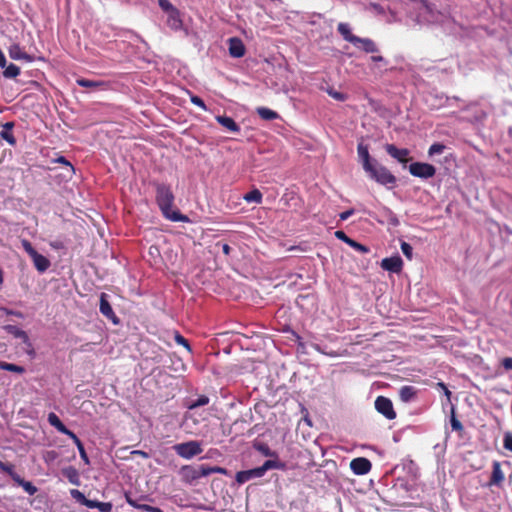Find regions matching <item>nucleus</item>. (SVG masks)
<instances>
[{
    "label": "nucleus",
    "mask_w": 512,
    "mask_h": 512,
    "mask_svg": "<svg viewBox=\"0 0 512 512\" xmlns=\"http://www.w3.org/2000/svg\"><path fill=\"white\" fill-rule=\"evenodd\" d=\"M156 203L159 206L163 216L173 222H189L188 216L182 214L179 210H173L174 194L170 185L165 183H155Z\"/></svg>",
    "instance_id": "obj_1"
},
{
    "label": "nucleus",
    "mask_w": 512,
    "mask_h": 512,
    "mask_svg": "<svg viewBox=\"0 0 512 512\" xmlns=\"http://www.w3.org/2000/svg\"><path fill=\"white\" fill-rule=\"evenodd\" d=\"M213 473L225 475L227 474V470L223 467L209 466L206 464H201L197 466L183 465L179 470L181 481L189 485H193L200 478L209 476Z\"/></svg>",
    "instance_id": "obj_2"
},
{
    "label": "nucleus",
    "mask_w": 512,
    "mask_h": 512,
    "mask_svg": "<svg viewBox=\"0 0 512 512\" xmlns=\"http://www.w3.org/2000/svg\"><path fill=\"white\" fill-rule=\"evenodd\" d=\"M369 176L381 185H394L396 177L385 167L375 162L370 170H366Z\"/></svg>",
    "instance_id": "obj_3"
},
{
    "label": "nucleus",
    "mask_w": 512,
    "mask_h": 512,
    "mask_svg": "<svg viewBox=\"0 0 512 512\" xmlns=\"http://www.w3.org/2000/svg\"><path fill=\"white\" fill-rule=\"evenodd\" d=\"M173 450L178 456L184 459H191L201 454L203 451L201 444L195 440L175 444Z\"/></svg>",
    "instance_id": "obj_4"
},
{
    "label": "nucleus",
    "mask_w": 512,
    "mask_h": 512,
    "mask_svg": "<svg viewBox=\"0 0 512 512\" xmlns=\"http://www.w3.org/2000/svg\"><path fill=\"white\" fill-rule=\"evenodd\" d=\"M409 172L414 177L429 179L435 176L436 168L429 163L413 162L409 165Z\"/></svg>",
    "instance_id": "obj_5"
},
{
    "label": "nucleus",
    "mask_w": 512,
    "mask_h": 512,
    "mask_svg": "<svg viewBox=\"0 0 512 512\" xmlns=\"http://www.w3.org/2000/svg\"><path fill=\"white\" fill-rule=\"evenodd\" d=\"M375 409L388 420L396 418V412L392 401L384 396H378L375 400Z\"/></svg>",
    "instance_id": "obj_6"
},
{
    "label": "nucleus",
    "mask_w": 512,
    "mask_h": 512,
    "mask_svg": "<svg viewBox=\"0 0 512 512\" xmlns=\"http://www.w3.org/2000/svg\"><path fill=\"white\" fill-rule=\"evenodd\" d=\"M372 464L369 459L358 457L350 462V469L356 475H365L370 472Z\"/></svg>",
    "instance_id": "obj_7"
},
{
    "label": "nucleus",
    "mask_w": 512,
    "mask_h": 512,
    "mask_svg": "<svg viewBox=\"0 0 512 512\" xmlns=\"http://www.w3.org/2000/svg\"><path fill=\"white\" fill-rule=\"evenodd\" d=\"M385 150L392 158L402 164H406L410 160L408 157L410 152L406 148L399 149L394 144H386Z\"/></svg>",
    "instance_id": "obj_8"
},
{
    "label": "nucleus",
    "mask_w": 512,
    "mask_h": 512,
    "mask_svg": "<svg viewBox=\"0 0 512 512\" xmlns=\"http://www.w3.org/2000/svg\"><path fill=\"white\" fill-rule=\"evenodd\" d=\"M99 310L102 315H104L107 319L111 320L113 324H118L120 322L119 318L114 313L112 306L110 305L107 294L102 293L100 295V306Z\"/></svg>",
    "instance_id": "obj_9"
},
{
    "label": "nucleus",
    "mask_w": 512,
    "mask_h": 512,
    "mask_svg": "<svg viewBox=\"0 0 512 512\" xmlns=\"http://www.w3.org/2000/svg\"><path fill=\"white\" fill-rule=\"evenodd\" d=\"M381 267L389 272L400 273L403 267V261L399 255L382 259Z\"/></svg>",
    "instance_id": "obj_10"
},
{
    "label": "nucleus",
    "mask_w": 512,
    "mask_h": 512,
    "mask_svg": "<svg viewBox=\"0 0 512 512\" xmlns=\"http://www.w3.org/2000/svg\"><path fill=\"white\" fill-rule=\"evenodd\" d=\"M504 480H505V475L501 469L500 462L494 461L492 464V473H491V477L488 482V485L501 487Z\"/></svg>",
    "instance_id": "obj_11"
},
{
    "label": "nucleus",
    "mask_w": 512,
    "mask_h": 512,
    "mask_svg": "<svg viewBox=\"0 0 512 512\" xmlns=\"http://www.w3.org/2000/svg\"><path fill=\"white\" fill-rule=\"evenodd\" d=\"M357 153H358V157L359 159L361 160L362 162V166H363V169L366 171V170H370L371 169V166L376 162V161H372L371 160V157H370V154H369V149H368V145H365L362 141L358 143L357 145Z\"/></svg>",
    "instance_id": "obj_12"
},
{
    "label": "nucleus",
    "mask_w": 512,
    "mask_h": 512,
    "mask_svg": "<svg viewBox=\"0 0 512 512\" xmlns=\"http://www.w3.org/2000/svg\"><path fill=\"white\" fill-rule=\"evenodd\" d=\"M245 46L241 39L232 37L229 39V54L234 58H241L245 55Z\"/></svg>",
    "instance_id": "obj_13"
},
{
    "label": "nucleus",
    "mask_w": 512,
    "mask_h": 512,
    "mask_svg": "<svg viewBox=\"0 0 512 512\" xmlns=\"http://www.w3.org/2000/svg\"><path fill=\"white\" fill-rule=\"evenodd\" d=\"M335 236L337 239L342 240L343 242H345L346 244H348L350 247L354 248L358 252L367 253L369 251V249L365 245L351 239L342 230L336 231Z\"/></svg>",
    "instance_id": "obj_14"
},
{
    "label": "nucleus",
    "mask_w": 512,
    "mask_h": 512,
    "mask_svg": "<svg viewBox=\"0 0 512 512\" xmlns=\"http://www.w3.org/2000/svg\"><path fill=\"white\" fill-rule=\"evenodd\" d=\"M337 31L347 42L352 43L354 46L358 45V41H360V37L352 34L351 29L347 23H339L337 26Z\"/></svg>",
    "instance_id": "obj_15"
},
{
    "label": "nucleus",
    "mask_w": 512,
    "mask_h": 512,
    "mask_svg": "<svg viewBox=\"0 0 512 512\" xmlns=\"http://www.w3.org/2000/svg\"><path fill=\"white\" fill-rule=\"evenodd\" d=\"M30 258L32 259L35 268L40 273H44L51 265L49 259L37 251L34 252Z\"/></svg>",
    "instance_id": "obj_16"
},
{
    "label": "nucleus",
    "mask_w": 512,
    "mask_h": 512,
    "mask_svg": "<svg viewBox=\"0 0 512 512\" xmlns=\"http://www.w3.org/2000/svg\"><path fill=\"white\" fill-rule=\"evenodd\" d=\"M14 126H15L14 122H12V121L6 122L3 124L2 130L0 132V137L2 139H4L11 146H15L17 143L16 138L12 132Z\"/></svg>",
    "instance_id": "obj_17"
},
{
    "label": "nucleus",
    "mask_w": 512,
    "mask_h": 512,
    "mask_svg": "<svg viewBox=\"0 0 512 512\" xmlns=\"http://www.w3.org/2000/svg\"><path fill=\"white\" fill-rule=\"evenodd\" d=\"M262 476L263 475L261 474L259 468L256 467V468H253V469H250V470H244V471L237 472V474H236V481L239 484H243V483L248 482L249 480H251L253 478H260Z\"/></svg>",
    "instance_id": "obj_18"
},
{
    "label": "nucleus",
    "mask_w": 512,
    "mask_h": 512,
    "mask_svg": "<svg viewBox=\"0 0 512 512\" xmlns=\"http://www.w3.org/2000/svg\"><path fill=\"white\" fill-rule=\"evenodd\" d=\"M125 499H126V502L130 506H132V507H134V508H136L138 510H142V511H146V512H151V510L153 508V506H151V505L141 503L142 500H149V498L147 496L140 497L139 499H135V498L131 497L130 494L126 493L125 494ZM150 501H152V499H150Z\"/></svg>",
    "instance_id": "obj_19"
},
{
    "label": "nucleus",
    "mask_w": 512,
    "mask_h": 512,
    "mask_svg": "<svg viewBox=\"0 0 512 512\" xmlns=\"http://www.w3.org/2000/svg\"><path fill=\"white\" fill-rule=\"evenodd\" d=\"M125 499H126V502L130 506H132V507H134V508H136L138 510H142V511H146V512H151V510L153 508V506H151V505L141 503L142 500H149V498L147 496L140 497L139 499H135V498L131 497L130 494L126 493L125 494ZM150 501H152V499H150Z\"/></svg>",
    "instance_id": "obj_20"
},
{
    "label": "nucleus",
    "mask_w": 512,
    "mask_h": 512,
    "mask_svg": "<svg viewBox=\"0 0 512 512\" xmlns=\"http://www.w3.org/2000/svg\"><path fill=\"white\" fill-rule=\"evenodd\" d=\"M167 25L174 31L182 29L183 21L181 19L180 11L177 8L168 13Z\"/></svg>",
    "instance_id": "obj_21"
},
{
    "label": "nucleus",
    "mask_w": 512,
    "mask_h": 512,
    "mask_svg": "<svg viewBox=\"0 0 512 512\" xmlns=\"http://www.w3.org/2000/svg\"><path fill=\"white\" fill-rule=\"evenodd\" d=\"M5 330L15 338L21 339L23 343L27 344L28 346H31L29 336L24 330L18 328L15 325H7L5 326Z\"/></svg>",
    "instance_id": "obj_22"
},
{
    "label": "nucleus",
    "mask_w": 512,
    "mask_h": 512,
    "mask_svg": "<svg viewBox=\"0 0 512 512\" xmlns=\"http://www.w3.org/2000/svg\"><path fill=\"white\" fill-rule=\"evenodd\" d=\"M217 122L231 132H239L240 126L234 121L233 118L228 116H216Z\"/></svg>",
    "instance_id": "obj_23"
},
{
    "label": "nucleus",
    "mask_w": 512,
    "mask_h": 512,
    "mask_svg": "<svg viewBox=\"0 0 512 512\" xmlns=\"http://www.w3.org/2000/svg\"><path fill=\"white\" fill-rule=\"evenodd\" d=\"M48 423L62 434L68 435L71 432L53 412L48 414Z\"/></svg>",
    "instance_id": "obj_24"
},
{
    "label": "nucleus",
    "mask_w": 512,
    "mask_h": 512,
    "mask_svg": "<svg viewBox=\"0 0 512 512\" xmlns=\"http://www.w3.org/2000/svg\"><path fill=\"white\" fill-rule=\"evenodd\" d=\"M62 474L68 479V481L71 484L76 485V486L80 485L79 473L75 467L69 466V467L62 469Z\"/></svg>",
    "instance_id": "obj_25"
},
{
    "label": "nucleus",
    "mask_w": 512,
    "mask_h": 512,
    "mask_svg": "<svg viewBox=\"0 0 512 512\" xmlns=\"http://www.w3.org/2000/svg\"><path fill=\"white\" fill-rule=\"evenodd\" d=\"M76 83L84 88H101L103 90H106L108 86L107 83L104 81H94L85 78L77 79Z\"/></svg>",
    "instance_id": "obj_26"
},
{
    "label": "nucleus",
    "mask_w": 512,
    "mask_h": 512,
    "mask_svg": "<svg viewBox=\"0 0 512 512\" xmlns=\"http://www.w3.org/2000/svg\"><path fill=\"white\" fill-rule=\"evenodd\" d=\"M86 507L90 509H98L100 512H112L113 505L111 502H100L88 499Z\"/></svg>",
    "instance_id": "obj_27"
},
{
    "label": "nucleus",
    "mask_w": 512,
    "mask_h": 512,
    "mask_svg": "<svg viewBox=\"0 0 512 512\" xmlns=\"http://www.w3.org/2000/svg\"><path fill=\"white\" fill-rule=\"evenodd\" d=\"M417 389L414 386H403L399 391L400 399L403 402H409L416 397Z\"/></svg>",
    "instance_id": "obj_28"
},
{
    "label": "nucleus",
    "mask_w": 512,
    "mask_h": 512,
    "mask_svg": "<svg viewBox=\"0 0 512 512\" xmlns=\"http://www.w3.org/2000/svg\"><path fill=\"white\" fill-rule=\"evenodd\" d=\"M67 436L70 437L73 440V442L75 443L76 449H78L81 459L86 464H89V458L87 456V453L85 451L82 441L78 438V436L73 431H71Z\"/></svg>",
    "instance_id": "obj_29"
},
{
    "label": "nucleus",
    "mask_w": 512,
    "mask_h": 512,
    "mask_svg": "<svg viewBox=\"0 0 512 512\" xmlns=\"http://www.w3.org/2000/svg\"><path fill=\"white\" fill-rule=\"evenodd\" d=\"M256 113L265 121H272L279 118V114L276 111L267 107L256 108Z\"/></svg>",
    "instance_id": "obj_30"
},
{
    "label": "nucleus",
    "mask_w": 512,
    "mask_h": 512,
    "mask_svg": "<svg viewBox=\"0 0 512 512\" xmlns=\"http://www.w3.org/2000/svg\"><path fill=\"white\" fill-rule=\"evenodd\" d=\"M358 47L362 48L367 53H375L378 52L377 45L375 42L369 38H360L358 41Z\"/></svg>",
    "instance_id": "obj_31"
},
{
    "label": "nucleus",
    "mask_w": 512,
    "mask_h": 512,
    "mask_svg": "<svg viewBox=\"0 0 512 512\" xmlns=\"http://www.w3.org/2000/svg\"><path fill=\"white\" fill-rule=\"evenodd\" d=\"M14 481L20 485L29 495H34L37 492V487L32 482L26 481L20 476L14 478Z\"/></svg>",
    "instance_id": "obj_32"
},
{
    "label": "nucleus",
    "mask_w": 512,
    "mask_h": 512,
    "mask_svg": "<svg viewBox=\"0 0 512 512\" xmlns=\"http://www.w3.org/2000/svg\"><path fill=\"white\" fill-rule=\"evenodd\" d=\"M0 369L6 370L9 372L18 373V374L25 373V368L23 366H19V365L4 362V361H0Z\"/></svg>",
    "instance_id": "obj_33"
},
{
    "label": "nucleus",
    "mask_w": 512,
    "mask_h": 512,
    "mask_svg": "<svg viewBox=\"0 0 512 512\" xmlns=\"http://www.w3.org/2000/svg\"><path fill=\"white\" fill-rule=\"evenodd\" d=\"M262 193L258 189H253L244 195V200L247 202H254L260 204L262 202Z\"/></svg>",
    "instance_id": "obj_34"
},
{
    "label": "nucleus",
    "mask_w": 512,
    "mask_h": 512,
    "mask_svg": "<svg viewBox=\"0 0 512 512\" xmlns=\"http://www.w3.org/2000/svg\"><path fill=\"white\" fill-rule=\"evenodd\" d=\"M283 465L280 464L279 462L277 461H274V460H266L262 466H259V470L261 472L262 475H264L268 470L270 469H279V468H282Z\"/></svg>",
    "instance_id": "obj_35"
},
{
    "label": "nucleus",
    "mask_w": 512,
    "mask_h": 512,
    "mask_svg": "<svg viewBox=\"0 0 512 512\" xmlns=\"http://www.w3.org/2000/svg\"><path fill=\"white\" fill-rule=\"evenodd\" d=\"M19 74H20V68H19L17 65L13 64V63L9 64V65L5 68V70H4V72H3V75H4V77H6V78H15V77H17Z\"/></svg>",
    "instance_id": "obj_36"
},
{
    "label": "nucleus",
    "mask_w": 512,
    "mask_h": 512,
    "mask_svg": "<svg viewBox=\"0 0 512 512\" xmlns=\"http://www.w3.org/2000/svg\"><path fill=\"white\" fill-rule=\"evenodd\" d=\"M10 57L12 59H16V60H18V59H29L27 54L25 52H22L18 45H15V46H13L10 49Z\"/></svg>",
    "instance_id": "obj_37"
},
{
    "label": "nucleus",
    "mask_w": 512,
    "mask_h": 512,
    "mask_svg": "<svg viewBox=\"0 0 512 512\" xmlns=\"http://www.w3.org/2000/svg\"><path fill=\"white\" fill-rule=\"evenodd\" d=\"M446 146L442 143H434L428 149V155L434 156L437 154H442L445 150Z\"/></svg>",
    "instance_id": "obj_38"
},
{
    "label": "nucleus",
    "mask_w": 512,
    "mask_h": 512,
    "mask_svg": "<svg viewBox=\"0 0 512 512\" xmlns=\"http://www.w3.org/2000/svg\"><path fill=\"white\" fill-rule=\"evenodd\" d=\"M70 494L73 499H75L80 504L86 506L88 499L85 497V495L81 491H79L77 489H72V490H70Z\"/></svg>",
    "instance_id": "obj_39"
},
{
    "label": "nucleus",
    "mask_w": 512,
    "mask_h": 512,
    "mask_svg": "<svg viewBox=\"0 0 512 512\" xmlns=\"http://www.w3.org/2000/svg\"><path fill=\"white\" fill-rule=\"evenodd\" d=\"M209 403V397L206 395L199 396L195 401L190 403L189 409H195L200 406H205Z\"/></svg>",
    "instance_id": "obj_40"
},
{
    "label": "nucleus",
    "mask_w": 512,
    "mask_h": 512,
    "mask_svg": "<svg viewBox=\"0 0 512 512\" xmlns=\"http://www.w3.org/2000/svg\"><path fill=\"white\" fill-rule=\"evenodd\" d=\"M0 469L3 472L9 474L12 477L13 480H14L15 477L17 478V476H19L18 474H16L14 472V466L12 464H10V463H5V462L0 461Z\"/></svg>",
    "instance_id": "obj_41"
},
{
    "label": "nucleus",
    "mask_w": 512,
    "mask_h": 512,
    "mask_svg": "<svg viewBox=\"0 0 512 512\" xmlns=\"http://www.w3.org/2000/svg\"><path fill=\"white\" fill-rule=\"evenodd\" d=\"M174 340L178 345H182L185 347L188 351H191V346L188 342V340L182 336L179 332H175Z\"/></svg>",
    "instance_id": "obj_42"
},
{
    "label": "nucleus",
    "mask_w": 512,
    "mask_h": 512,
    "mask_svg": "<svg viewBox=\"0 0 512 512\" xmlns=\"http://www.w3.org/2000/svg\"><path fill=\"white\" fill-rule=\"evenodd\" d=\"M54 162L65 165L68 168L70 176L75 173L74 166L64 156H59Z\"/></svg>",
    "instance_id": "obj_43"
},
{
    "label": "nucleus",
    "mask_w": 512,
    "mask_h": 512,
    "mask_svg": "<svg viewBox=\"0 0 512 512\" xmlns=\"http://www.w3.org/2000/svg\"><path fill=\"white\" fill-rule=\"evenodd\" d=\"M450 423H451V427L454 431L460 432L463 430L462 423L455 416L454 408H452V415H451Z\"/></svg>",
    "instance_id": "obj_44"
},
{
    "label": "nucleus",
    "mask_w": 512,
    "mask_h": 512,
    "mask_svg": "<svg viewBox=\"0 0 512 512\" xmlns=\"http://www.w3.org/2000/svg\"><path fill=\"white\" fill-rule=\"evenodd\" d=\"M160 8L167 14L176 9V7L169 0H158Z\"/></svg>",
    "instance_id": "obj_45"
},
{
    "label": "nucleus",
    "mask_w": 512,
    "mask_h": 512,
    "mask_svg": "<svg viewBox=\"0 0 512 512\" xmlns=\"http://www.w3.org/2000/svg\"><path fill=\"white\" fill-rule=\"evenodd\" d=\"M401 251L409 260L412 259L413 248L409 243H407L405 241L401 242Z\"/></svg>",
    "instance_id": "obj_46"
},
{
    "label": "nucleus",
    "mask_w": 512,
    "mask_h": 512,
    "mask_svg": "<svg viewBox=\"0 0 512 512\" xmlns=\"http://www.w3.org/2000/svg\"><path fill=\"white\" fill-rule=\"evenodd\" d=\"M190 100L191 102L200 107L202 110L206 111L207 110V106L206 104L204 103V101L199 97V96H196V95H191L190 96Z\"/></svg>",
    "instance_id": "obj_47"
},
{
    "label": "nucleus",
    "mask_w": 512,
    "mask_h": 512,
    "mask_svg": "<svg viewBox=\"0 0 512 512\" xmlns=\"http://www.w3.org/2000/svg\"><path fill=\"white\" fill-rule=\"evenodd\" d=\"M503 446L506 450L512 452V433H506L503 439Z\"/></svg>",
    "instance_id": "obj_48"
},
{
    "label": "nucleus",
    "mask_w": 512,
    "mask_h": 512,
    "mask_svg": "<svg viewBox=\"0 0 512 512\" xmlns=\"http://www.w3.org/2000/svg\"><path fill=\"white\" fill-rule=\"evenodd\" d=\"M0 311H2L6 315H13V316H16L18 318H23L24 317V314L21 311L11 310V309H8L6 307H1Z\"/></svg>",
    "instance_id": "obj_49"
},
{
    "label": "nucleus",
    "mask_w": 512,
    "mask_h": 512,
    "mask_svg": "<svg viewBox=\"0 0 512 512\" xmlns=\"http://www.w3.org/2000/svg\"><path fill=\"white\" fill-rule=\"evenodd\" d=\"M22 246L29 256H31L34 252H36V250L34 249L32 244L28 240H23Z\"/></svg>",
    "instance_id": "obj_50"
},
{
    "label": "nucleus",
    "mask_w": 512,
    "mask_h": 512,
    "mask_svg": "<svg viewBox=\"0 0 512 512\" xmlns=\"http://www.w3.org/2000/svg\"><path fill=\"white\" fill-rule=\"evenodd\" d=\"M502 366L505 370L510 371L512 370V357H505L501 361Z\"/></svg>",
    "instance_id": "obj_51"
},
{
    "label": "nucleus",
    "mask_w": 512,
    "mask_h": 512,
    "mask_svg": "<svg viewBox=\"0 0 512 512\" xmlns=\"http://www.w3.org/2000/svg\"><path fill=\"white\" fill-rule=\"evenodd\" d=\"M329 94L336 100H339V101H344L345 100V96L344 94H342L341 92H336V91H330Z\"/></svg>",
    "instance_id": "obj_52"
},
{
    "label": "nucleus",
    "mask_w": 512,
    "mask_h": 512,
    "mask_svg": "<svg viewBox=\"0 0 512 512\" xmlns=\"http://www.w3.org/2000/svg\"><path fill=\"white\" fill-rule=\"evenodd\" d=\"M437 386L441 388V390L444 391V394L447 396V398L450 399L451 391L447 388V386L443 382H439Z\"/></svg>",
    "instance_id": "obj_53"
},
{
    "label": "nucleus",
    "mask_w": 512,
    "mask_h": 512,
    "mask_svg": "<svg viewBox=\"0 0 512 512\" xmlns=\"http://www.w3.org/2000/svg\"><path fill=\"white\" fill-rule=\"evenodd\" d=\"M354 210L350 209L347 211L342 212L339 216L341 220H347L351 215H353Z\"/></svg>",
    "instance_id": "obj_54"
},
{
    "label": "nucleus",
    "mask_w": 512,
    "mask_h": 512,
    "mask_svg": "<svg viewBox=\"0 0 512 512\" xmlns=\"http://www.w3.org/2000/svg\"><path fill=\"white\" fill-rule=\"evenodd\" d=\"M222 251L223 253L228 256L231 252V247L227 243L222 244Z\"/></svg>",
    "instance_id": "obj_55"
},
{
    "label": "nucleus",
    "mask_w": 512,
    "mask_h": 512,
    "mask_svg": "<svg viewBox=\"0 0 512 512\" xmlns=\"http://www.w3.org/2000/svg\"><path fill=\"white\" fill-rule=\"evenodd\" d=\"M6 66V58L3 52L0 50V67L4 68Z\"/></svg>",
    "instance_id": "obj_56"
},
{
    "label": "nucleus",
    "mask_w": 512,
    "mask_h": 512,
    "mask_svg": "<svg viewBox=\"0 0 512 512\" xmlns=\"http://www.w3.org/2000/svg\"><path fill=\"white\" fill-rule=\"evenodd\" d=\"M371 60H372L373 62H381V61H383V60H384V58H383L382 56H380V55H377V56H372V57H371Z\"/></svg>",
    "instance_id": "obj_57"
},
{
    "label": "nucleus",
    "mask_w": 512,
    "mask_h": 512,
    "mask_svg": "<svg viewBox=\"0 0 512 512\" xmlns=\"http://www.w3.org/2000/svg\"><path fill=\"white\" fill-rule=\"evenodd\" d=\"M132 454H138V455H141V456H144V457L148 456L146 452L141 451V450L133 451Z\"/></svg>",
    "instance_id": "obj_58"
},
{
    "label": "nucleus",
    "mask_w": 512,
    "mask_h": 512,
    "mask_svg": "<svg viewBox=\"0 0 512 512\" xmlns=\"http://www.w3.org/2000/svg\"><path fill=\"white\" fill-rule=\"evenodd\" d=\"M4 282V272L2 270V268L0 267V286L3 284Z\"/></svg>",
    "instance_id": "obj_59"
},
{
    "label": "nucleus",
    "mask_w": 512,
    "mask_h": 512,
    "mask_svg": "<svg viewBox=\"0 0 512 512\" xmlns=\"http://www.w3.org/2000/svg\"><path fill=\"white\" fill-rule=\"evenodd\" d=\"M151 512H163V511L160 508L153 506Z\"/></svg>",
    "instance_id": "obj_60"
}]
</instances>
